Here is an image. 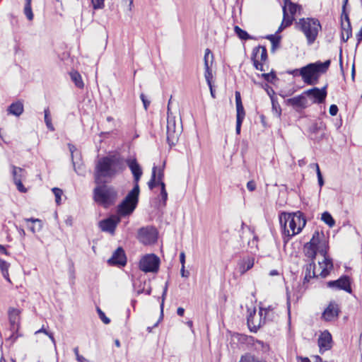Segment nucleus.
Returning <instances> with one entry per match:
<instances>
[{"mask_svg": "<svg viewBox=\"0 0 362 362\" xmlns=\"http://www.w3.org/2000/svg\"><path fill=\"white\" fill-rule=\"evenodd\" d=\"M124 162L133 175L134 186L118 206L117 212L122 216L131 214L137 206L140 193L139 182L143 173L136 158H128Z\"/></svg>", "mask_w": 362, "mask_h": 362, "instance_id": "f257e3e1", "label": "nucleus"}, {"mask_svg": "<svg viewBox=\"0 0 362 362\" xmlns=\"http://www.w3.org/2000/svg\"><path fill=\"white\" fill-rule=\"evenodd\" d=\"M126 168L123 158L118 155H110L100 158L95 168V182L102 184L105 179H112Z\"/></svg>", "mask_w": 362, "mask_h": 362, "instance_id": "f03ea898", "label": "nucleus"}, {"mask_svg": "<svg viewBox=\"0 0 362 362\" xmlns=\"http://www.w3.org/2000/svg\"><path fill=\"white\" fill-rule=\"evenodd\" d=\"M279 222L284 233H287L288 237L298 234L306 224V220L300 211L295 213L282 212L279 215ZM289 238L285 242L288 241Z\"/></svg>", "mask_w": 362, "mask_h": 362, "instance_id": "7ed1b4c3", "label": "nucleus"}, {"mask_svg": "<svg viewBox=\"0 0 362 362\" xmlns=\"http://www.w3.org/2000/svg\"><path fill=\"white\" fill-rule=\"evenodd\" d=\"M330 64L331 61L329 59L324 62L318 61L315 63H310L300 68V76L305 83L315 85L318 82L320 75L327 72Z\"/></svg>", "mask_w": 362, "mask_h": 362, "instance_id": "20e7f679", "label": "nucleus"}, {"mask_svg": "<svg viewBox=\"0 0 362 362\" xmlns=\"http://www.w3.org/2000/svg\"><path fill=\"white\" fill-rule=\"evenodd\" d=\"M315 243L317 253H319L324 257L322 262H319L320 267L322 269V271L320 273V276L325 278L329 274L331 270L333 269L332 259L327 255L329 249L328 243L325 239L324 235H320L319 233Z\"/></svg>", "mask_w": 362, "mask_h": 362, "instance_id": "39448f33", "label": "nucleus"}, {"mask_svg": "<svg viewBox=\"0 0 362 362\" xmlns=\"http://www.w3.org/2000/svg\"><path fill=\"white\" fill-rule=\"evenodd\" d=\"M117 192L109 185H100L93 190V199L96 203L105 207L113 204L117 199Z\"/></svg>", "mask_w": 362, "mask_h": 362, "instance_id": "423d86ee", "label": "nucleus"}, {"mask_svg": "<svg viewBox=\"0 0 362 362\" xmlns=\"http://www.w3.org/2000/svg\"><path fill=\"white\" fill-rule=\"evenodd\" d=\"M297 26L306 37L308 45L314 43L322 28L320 21L312 18H300L297 23Z\"/></svg>", "mask_w": 362, "mask_h": 362, "instance_id": "0eeeda50", "label": "nucleus"}, {"mask_svg": "<svg viewBox=\"0 0 362 362\" xmlns=\"http://www.w3.org/2000/svg\"><path fill=\"white\" fill-rule=\"evenodd\" d=\"M182 132V126L176 127L175 117L168 115L167 119V141L170 146H175Z\"/></svg>", "mask_w": 362, "mask_h": 362, "instance_id": "6e6552de", "label": "nucleus"}, {"mask_svg": "<svg viewBox=\"0 0 362 362\" xmlns=\"http://www.w3.org/2000/svg\"><path fill=\"white\" fill-rule=\"evenodd\" d=\"M158 238V232L153 226H146L139 228L137 238L144 245L153 244Z\"/></svg>", "mask_w": 362, "mask_h": 362, "instance_id": "1a4fd4ad", "label": "nucleus"}, {"mask_svg": "<svg viewBox=\"0 0 362 362\" xmlns=\"http://www.w3.org/2000/svg\"><path fill=\"white\" fill-rule=\"evenodd\" d=\"M160 264L159 258L153 255H147L144 256L139 262V269L147 272H156L158 270Z\"/></svg>", "mask_w": 362, "mask_h": 362, "instance_id": "9d476101", "label": "nucleus"}, {"mask_svg": "<svg viewBox=\"0 0 362 362\" xmlns=\"http://www.w3.org/2000/svg\"><path fill=\"white\" fill-rule=\"evenodd\" d=\"M328 84L327 83L322 88H318L317 87H314L313 88L308 89L303 92V94L307 95L308 97H310L313 98V103L321 104L325 101V99L327 95V89Z\"/></svg>", "mask_w": 362, "mask_h": 362, "instance_id": "9b49d317", "label": "nucleus"}, {"mask_svg": "<svg viewBox=\"0 0 362 362\" xmlns=\"http://www.w3.org/2000/svg\"><path fill=\"white\" fill-rule=\"evenodd\" d=\"M11 168L13 180L18 190L21 192H26L27 189L22 183V180L26 177V171L23 168L16 167L14 165H11Z\"/></svg>", "mask_w": 362, "mask_h": 362, "instance_id": "f8f14e48", "label": "nucleus"}, {"mask_svg": "<svg viewBox=\"0 0 362 362\" xmlns=\"http://www.w3.org/2000/svg\"><path fill=\"white\" fill-rule=\"evenodd\" d=\"M327 286L334 290H344L349 293L351 292L350 278L346 275L341 276L337 280L328 281Z\"/></svg>", "mask_w": 362, "mask_h": 362, "instance_id": "ddd939ff", "label": "nucleus"}, {"mask_svg": "<svg viewBox=\"0 0 362 362\" xmlns=\"http://www.w3.org/2000/svg\"><path fill=\"white\" fill-rule=\"evenodd\" d=\"M326 124L322 121L313 123L309 128L310 137L316 141H321L325 136Z\"/></svg>", "mask_w": 362, "mask_h": 362, "instance_id": "4468645a", "label": "nucleus"}, {"mask_svg": "<svg viewBox=\"0 0 362 362\" xmlns=\"http://www.w3.org/2000/svg\"><path fill=\"white\" fill-rule=\"evenodd\" d=\"M120 221L119 218L115 216H110L107 218L103 219L99 222V227L103 232H107L113 235L115 233V228Z\"/></svg>", "mask_w": 362, "mask_h": 362, "instance_id": "2eb2a0df", "label": "nucleus"}, {"mask_svg": "<svg viewBox=\"0 0 362 362\" xmlns=\"http://www.w3.org/2000/svg\"><path fill=\"white\" fill-rule=\"evenodd\" d=\"M339 308L335 302H330L327 308L322 313V319L325 321L330 322L336 320L339 313Z\"/></svg>", "mask_w": 362, "mask_h": 362, "instance_id": "dca6fc26", "label": "nucleus"}, {"mask_svg": "<svg viewBox=\"0 0 362 362\" xmlns=\"http://www.w3.org/2000/svg\"><path fill=\"white\" fill-rule=\"evenodd\" d=\"M247 322L250 330L252 332H257L264 325L263 324L262 317L259 315V317L256 316L255 310L248 315Z\"/></svg>", "mask_w": 362, "mask_h": 362, "instance_id": "f3484780", "label": "nucleus"}, {"mask_svg": "<svg viewBox=\"0 0 362 362\" xmlns=\"http://www.w3.org/2000/svg\"><path fill=\"white\" fill-rule=\"evenodd\" d=\"M332 338L331 334L325 330L321 333L318 338V346L321 353L332 348Z\"/></svg>", "mask_w": 362, "mask_h": 362, "instance_id": "a211bd4d", "label": "nucleus"}, {"mask_svg": "<svg viewBox=\"0 0 362 362\" xmlns=\"http://www.w3.org/2000/svg\"><path fill=\"white\" fill-rule=\"evenodd\" d=\"M107 262L110 264L124 266L127 263L124 250L119 247L113 252L112 257Z\"/></svg>", "mask_w": 362, "mask_h": 362, "instance_id": "6ab92c4d", "label": "nucleus"}, {"mask_svg": "<svg viewBox=\"0 0 362 362\" xmlns=\"http://www.w3.org/2000/svg\"><path fill=\"white\" fill-rule=\"evenodd\" d=\"M318 235L319 232L315 231L310 241L305 245V255L307 257L311 259V262H314L317 255L315 241Z\"/></svg>", "mask_w": 362, "mask_h": 362, "instance_id": "aec40b11", "label": "nucleus"}, {"mask_svg": "<svg viewBox=\"0 0 362 362\" xmlns=\"http://www.w3.org/2000/svg\"><path fill=\"white\" fill-rule=\"evenodd\" d=\"M303 93L298 96L288 98L286 100V103L291 105L294 108H305L307 107V100Z\"/></svg>", "mask_w": 362, "mask_h": 362, "instance_id": "412c9836", "label": "nucleus"}, {"mask_svg": "<svg viewBox=\"0 0 362 362\" xmlns=\"http://www.w3.org/2000/svg\"><path fill=\"white\" fill-rule=\"evenodd\" d=\"M235 105H236V120H244L245 112L242 103L241 95L240 92L235 91Z\"/></svg>", "mask_w": 362, "mask_h": 362, "instance_id": "4be33fe9", "label": "nucleus"}, {"mask_svg": "<svg viewBox=\"0 0 362 362\" xmlns=\"http://www.w3.org/2000/svg\"><path fill=\"white\" fill-rule=\"evenodd\" d=\"M24 110V106L21 101H16L11 103L7 108L8 114L14 115L16 117L21 116Z\"/></svg>", "mask_w": 362, "mask_h": 362, "instance_id": "5701e85b", "label": "nucleus"}, {"mask_svg": "<svg viewBox=\"0 0 362 362\" xmlns=\"http://www.w3.org/2000/svg\"><path fill=\"white\" fill-rule=\"evenodd\" d=\"M249 343L252 344V349L258 353H266L269 351V345L262 341L250 337Z\"/></svg>", "mask_w": 362, "mask_h": 362, "instance_id": "b1692460", "label": "nucleus"}, {"mask_svg": "<svg viewBox=\"0 0 362 362\" xmlns=\"http://www.w3.org/2000/svg\"><path fill=\"white\" fill-rule=\"evenodd\" d=\"M9 322L11 325V329L13 332L18 331L19 327V311L16 309H13L9 312Z\"/></svg>", "mask_w": 362, "mask_h": 362, "instance_id": "393cba45", "label": "nucleus"}, {"mask_svg": "<svg viewBox=\"0 0 362 362\" xmlns=\"http://www.w3.org/2000/svg\"><path fill=\"white\" fill-rule=\"evenodd\" d=\"M25 221L27 223L31 222L33 223L32 226H29V228L33 233L40 231L42 228V221L40 219L30 218H25Z\"/></svg>", "mask_w": 362, "mask_h": 362, "instance_id": "a878e982", "label": "nucleus"}, {"mask_svg": "<svg viewBox=\"0 0 362 362\" xmlns=\"http://www.w3.org/2000/svg\"><path fill=\"white\" fill-rule=\"evenodd\" d=\"M256 53L257 56H259V62H265L267 59V51L265 47L258 46L255 47L252 50V54Z\"/></svg>", "mask_w": 362, "mask_h": 362, "instance_id": "bb28decb", "label": "nucleus"}, {"mask_svg": "<svg viewBox=\"0 0 362 362\" xmlns=\"http://www.w3.org/2000/svg\"><path fill=\"white\" fill-rule=\"evenodd\" d=\"M284 5L283 8H286V11L289 12L291 16H293L296 13L298 10H300V6L298 4H294L291 0H284Z\"/></svg>", "mask_w": 362, "mask_h": 362, "instance_id": "cd10ccee", "label": "nucleus"}, {"mask_svg": "<svg viewBox=\"0 0 362 362\" xmlns=\"http://www.w3.org/2000/svg\"><path fill=\"white\" fill-rule=\"evenodd\" d=\"M254 266V259L247 258L244 259L240 265V272L243 274Z\"/></svg>", "mask_w": 362, "mask_h": 362, "instance_id": "c85d7f7f", "label": "nucleus"}, {"mask_svg": "<svg viewBox=\"0 0 362 362\" xmlns=\"http://www.w3.org/2000/svg\"><path fill=\"white\" fill-rule=\"evenodd\" d=\"M70 76L71 81L74 83L75 86L78 88H83L84 83L82 80V77L81 74L78 71H71L70 72Z\"/></svg>", "mask_w": 362, "mask_h": 362, "instance_id": "c756f323", "label": "nucleus"}, {"mask_svg": "<svg viewBox=\"0 0 362 362\" xmlns=\"http://www.w3.org/2000/svg\"><path fill=\"white\" fill-rule=\"evenodd\" d=\"M239 362H267L264 360H260L251 353H246L241 356Z\"/></svg>", "mask_w": 362, "mask_h": 362, "instance_id": "7c9ffc66", "label": "nucleus"}, {"mask_svg": "<svg viewBox=\"0 0 362 362\" xmlns=\"http://www.w3.org/2000/svg\"><path fill=\"white\" fill-rule=\"evenodd\" d=\"M10 267V264L6 262L5 260L0 259V269L1 271L2 275L8 282H11L9 274H8V268Z\"/></svg>", "mask_w": 362, "mask_h": 362, "instance_id": "2f4dec72", "label": "nucleus"}, {"mask_svg": "<svg viewBox=\"0 0 362 362\" xmlns=\"http://www.w3.org/2000/svg\"><path fill=\"white\" fill-rule=\"evenodd\" d=\"M234 31L238 37L243 40H247L252 38L245 30L241 29L238 25L235 26Z\"/></svg>", "mask_w": 362, "mask_h": 362, "instance_id": "473e14b6", "label": "nucleus"}, {"mask_svg": "<svg viewBox=\"0 0 362 362\" xmlns=\"http://www.w3.org/2000/svg\"><path fill=\"white\" fill-rule=\"evenodd\" d=\"M294 20V18L293 16H291L288 15V13L286 11V8H283V27H288L290 26L293 21Z\"/></svg>", "mask_w": 362, "mask_h": 362, "instance_id": "72a5a7b5", "label": "nucleus"}, {"mask_svg": "<svg viewBox=\"0 0 362 362\" xmlns=\"http://www.w3.org/2000/svg\"><path fill=\"white\" fill-rule=\"evenodd\" d=\"M321 219L329 227H332L335 224V221L332 218V215L327 211L322 213Z\"/></svg>", "mask_w": 362, "mask_h": 362, "instance_id": "f704fd0d", "label": "nucleus"}, {"mask_svg": "<svg viewBox=\"0 0 362 362\" xmlns=\"http://www.w3.org/2000/svg\"><path fill=\"white\" fill-rule=\"evenodd\" d=\"M251 59L256 69L259 70L261 71H265V69L264 68V62H259V56H257L256 53L252 54Z\"/></svg>", "mask_w": 362, "mask_h": 362, "instance_id": "c9c22d12", "label": "nucleus"}, {"mask_svg": "<svg viewBox=\"0 0 362 362\" xmlns=\"http://www.w3.org/2000/svg\"><path fill=\"white\" fill-rule=\"evenodd\" d=\"M156 170L157 168L156 166H154L152 169L151 177L148 182V186L150 189H153L158 185V181L156 180Z\"/></svg>", "mask_w": 362, "mask_h": 362, "instance_id": "e433bc0d", "label": "nucleus"}, {"mask_svg": "<svg viewBox=\"0 0 362 362\" xmlns=\"http://www.w3.org/2000/svg\"><path fill=\"white\" fill-rule=\"evenodd\" d=\"M341 32L344 33V35L346 36V40H348L350 37L352 35V30L351 23H341Z\"/></svg>", "mask_w": 362, "mask_h": 362, "instance_id": "4c0bfd02", "label": "nucleus"}, {"mask_svg": "<svg viewBox=\"0 0 362 362\" xmlns=\"http://www.w3.org/2000/svg\"><path fill=\"white\" fill-rule=\"evenodd\" d=\"M44 113H45V122L46 124L47 127L50 131H54V127L52 125V119H51V117H50V112H49V110L48 107L45 109Z\"/></svg>", "mask_w": 362, "mask_h": 362, "instance_id": "58836bf2", "label": "nucleus"}, {"mask_svg": "<svg viewBox=\"0 0 362 362\" xmlns=\"http://www.w3.org/2000/svg\"><path fill=\"white\" fill-rule=\"evenodd\" d=\"M209 58H211V63L212 64L213 60H214V55L209 49H206L204 57V68L210 67L209 66Z\"/></svg>", "mask_w": 362, "mask_h": 362, "instance_id": "ea45409f", "label": "nucleus"}, {"mask_svg": "<svg viewBox=\"0 0 362 362\" xmlns=\"http://www.w3.org/2000/svg\"><path fill=\"white\" fill-rule=\"evenodd\" d=\"M23 13L25 15L28 21H33L34 15L32 11L31 4H25Z\"/></svg>", "mask_w": 362, "mask_h": 362, "instance_id": "a19ab883", "label": "nucleus"}, {"mask_svg": "<svg viewBox=\"0 0 362 362\" xmlns=\"http://www.w3.org/2000/svg\"><path fill=\"white\" fill-rule=\"evenodd\" d=\"M266 38L271 41L272 45V50H274L276 47L279 46L281 40L280 36H274L273 35H267Z\"/></svg>", "mask_w": 362, "mask_h": 362, "instance_id": "79ce46f5", "label": "nucleus"}, {"mask_svg": "<svg viewBox=\"0 0 362 362\" xmlns=\"http://www.w3.org/2000/svg\"><path fill=\"white\" fill-rule=\"evenodd\" d=\"M204 69H205L204 78L206 79L207 85L209 86H211V84L212 83V78H213L212 71L210 67L204 68Z\"/></svg>", "mask_w": 362, "mask_h": 362, "instance_id": "37998d69", "label": "nucleus"}, {"mask_svg": "<svg viewBox=\"0 0 362 362\" xmlns=\"http://www.w3.org/2000/svg\"><path fill=\"white\" fill-rule=\"evenodd\" d=\"M40 333H44L45 334L47 335L49 337V338L51 339L52 342L53 343V344L54 346H56V341H55V339H54V335L52 332H48L45 327L44 326H42V327L40 329H38L37 331H36L35 332V334H38Z\"/></svg>", "mask_w": 362, "mask_h": 362, "instance_id": "c03bdc74", "label": "nucleus"}, {"mask_svg": "<svg viewBox=\"0 0 362 362\" xmlns=\"http://www.w3.org/2000/svg\"><path fill=\"white\" fill-rule=\"evenodd\" d=\"M52 192L55 197V202L57 205H59L61 204V198L62 195L63 194V192L61 189L57 187L52 188Z\"/></svg>", "mask_w": 362, "mask_h": 362, "instance_id": "a18cd8bd", "label": "nucleus"}, {"mask_svg": "<svg viewBox=\"0 0 362 362\" xmlns=\"http://www.w3.org/2000/svg\"><path fill=\"white\" fill-rule=\"evenodd\" d=\"M262 77L269 83H272L276 78V74L274 71L270 73H263Z\"/></svg>", "mask_w": 362, "mask_h": 362, "instance_id": "49530a36", "label": "nucleus"}, {"mask_svg": "<svg viewBox=\"0 0 362 362\" xmlns=\"http://www.w3.org/2000/svg\"><path fill=\"white\" fill-rule=\"evenodd\" d=\"M315 264L314 262H311L310 263L306 264L305 268V274L312 276L313 271H315Z\"/></svg>", "mask_w": 362, "mask_h": 362, "instance_id": "de8ad7c7", "label": "nucleus"}, {"mask_svg": "<svg viewBox=\"0 0 362 362\" xmlns=\"http://www.w3.org/2000/svg\"><path fill=\"white\" fill-rule=\"evenodd\" d=\"M97 311L100 319L103 322V323L108 325L110 322V320L106 317L105 314L99 308H97Z\"/></svg>", "mask_w": 362, "mask_h": 362, "instance_id": "09e8293b", "label": "nucleus"}, {"mask_svg": "<svg viewBox=\"0 0 362 362\" xmlns=\"http://www.w3.org/2000/svg\"><path fill=\"white\" fill-rule=\"evenodd\" d=\"M168 282H166L165 284V286L164 287V289H163V294H162V302H161V304H160V312H161V315H160V320L163 318V306H164V299H165V297L166 296V293H167V291H168Z\"/></svg>", "mask_w": 362, "mask_h": 362, "instance_id": "8fccbe9b", "label": "nucleus"}, {"mask_svg": "<svg viewBox=\"0 0 362 362\" xmlns=\"http://www.w3.org/2000/svg\"><path fill=\"white\" fill-rule=\"evenodd\" d=\"M91 2L95 10L103 8L104 6V0H91Z\"/></svg>", "mask_w": 362, "mask_h": 362, "instance_id": "3c124183", "label": "nucleus"}, {"mask_svg": "<svg viewBox=\"0 0 362 362\" xmlns=\"http://www.w3.org/2000/svg\"><path fill=\"white\" fill-rule=\"evenodd\" d=\"M274 317V311L269 312V313H264L263 317H262L263 324H265L266 321H267V320H269V321L273 320Z\"/></svg>", "mask_w": 362, "mask_h": 362, "instance_id": "603ef678", "label": "nucleus"}, {"mask_svg": "<svg viewBox=\"0 0 362 362\" xmlns=\"http://www.w3.org/2000/svg\"><path fill=\"white\" fill-rule=\"evenodd\" d=\"M319 275H317L315 271H313L312 276L305 274V276L303 279V286H304L307 283H308L310 281V280L311 279L317 277Z\"/></svg>", "mask_w": 362, "mask_h": 362, "instance_id": "864d4df0", "label": "nucleus"}, {"mask_svg": "<svg viewBox=\"0 0 362 362\" xmlns=\"http://www.w3.org/2000/svg\"><path fill=\"white\" fill-rule=\"evenodd\" d=\"M319 275H317L315 271H313L312 276L305 274V276L303 279V286H304L307 283H308L310 281V280L311 279L317 277Z\"/></svg>", "mask_w": 362, "mask_h": 362, "instance_id": "5fc2aeb1", "label": "nucleus"}, {"mask_svg": "<svg viewBox=\"0 0 362 362\" xmlns=\"http://www.w3.org/2000/svg\"><path fill=\"white\" fill-rule=\"evenodd\" d=\"M274 311V308L272 305H269L267 308H259V315L261 316V317H263L264 313H269Z\"/></svg>", "mask_w": 362, "mask_h": 362, "instance_id": "6e6d98bb", "label": "nucleus"}, {"mask_svg": "<svg viewBox=\"0 0 362 362\" xmlns=\"http://www.w3.org/2000/svg\"><path fill=\"white\" fill-rule=\"evenodd\" d=\"M140 98L142 100V103L144 104V107L145 110H146L148 109V107L150 105V101L146 99V98L144 93H141L140 95Z\"/></svg>", "mask_w": 362, "mask_h": 362, "instance_id": "4d7b16f0", "label": "nucleus"}, {"mask_svg": "<svg viewBox=\"0 0 362 362\" xmlns=\"http://www.w3.org/2000/svg\"><path fill=\"white\" fill-rule=\"evenodd\" d=\"M160 196L161 197V199H162V202H163V205L165 206L166 205V202H167V199H168L167 191L166 190H161L160 193Z\"/></svg>", "mask_w": 362, "mask_h": 362, "instance_id": "13d9d810", "label": "nucleus"}, {"mask_svg": "<svg viewBox=\"0 0 362 362\" xmlns=\"http://www.w3.org/2000/svg\"><path fill=\"white\" fill-rule=\"evenodd\" d=\"M338 110V107L336 105H331L329 107V112L332 116H335L337 114Z\"/></svg>", "mask_w": 362, "mask_h": 362, "instance_id": "bf43d9fd", "label": "nucleus"}, {"mask_svg": "<svg viewBox=\"0 0 362 362\" xmlns=\"http://www.w3.org/2000/svg\"><path fill=\"white\" fill-rule=\"evenodd\" d=\"M310 166L313 167L315 168H317V180L322 179L323 177H322V175L321 173L319 165L317 163H313V164H311Z\"/></svg>", "mask_w": 362, "mask_h": 362, "instance_id": "052dcab7", "label": "nucleus"}, {"mask_svg": "<svg viewBox=\"0 0 362 362\" xmlns=\"http://www.w3.org/2000/svg\"><path fill=\"white\" fill-rule=\"evenodd\" d=\"M247 188L249 191L252 192L256 189V184L253 180H250L247 183Z\"/></svg>", "mask_w": 362, "mask_h": 362, "instance_id": "680f3d73", "label": "nucleus"}, {"mask_svg": "<svg viewBox=\"0 0 362 362\" xmlns=\"http://www.w3.org/2000/svg\"><path fill=\"white\" fill-rule=\"evenodd\" d=\"M180 274L182 277L187 278L189 276V271L185 270V265L182 266L181 269H180Z\"/></svg>", "mask_w": 362, "mask_h": 362, "instance_id": "e2e57ef3", "label": "nucleus"}, {"mask_svg": "<svg viewBox=\"0 0 362 362\" xmlns=\"http://www.w3.org/2000/svg\"><path fill=\"white\" fill-rule=\"evenodd\" d=\"M164 177L163 168H160L158 171V175H156V180L158 182L163 181Z\"/></svg>", "mask_w": 362, "mask_h": 362, "instance_id": "0e129e2a", "label": "nucleus"}, {"mask_svg": "<svg viewBox=\"0 0 362 362\" xmlns=\"http://www.w3.org/2000/svg\"><path fill=\"white\" fill-rule=\"evenodd\" d=\"M243 121L242 120H236V127H235V132L237 134H240V129H241V125Z\"/></svg>", "mask_w": 362, "mask_h": 362, "instance_id": "69168bd1", "label": "nucleus"}, {"mask_svg": "<svg viewBox=\"0 0 362 362\" xmlns=\"http://www.w3.org/2000/svg\"><path fill=\"white\" fill-rule=\"evenodd\" d=\"M180 261L182 264V266L185 265V254L184 252H180Z\"/></svg>", "mask_w": 362, "mask_h": 362, "instance_id": "338daca9", "label": "nucleus"}, {"mask_svg": "<svg viewBox=\"0 0 362 362\" xmlns=\"http://www.w3.org/2000/svg\"><path fill=\"white\" fill-rule=\"evenodd\" d=\"M0 252L6 255H10V252L6 249L5 246L0 244Z\"/></svg>", "mask_w": 362, "mask_h": 362, "instance_id": "774afa93", "label": "nucleus"}]
</instances>
